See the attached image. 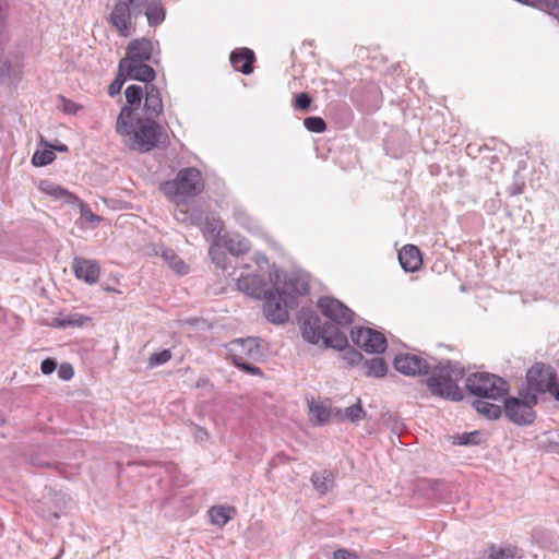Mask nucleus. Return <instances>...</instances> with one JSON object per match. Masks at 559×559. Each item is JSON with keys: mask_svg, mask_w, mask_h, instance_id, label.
I'll list each match as a JSON object with an SVG mask.
<instances>
[{"mask_svg": "<svg viewBox=\"0 0 559 559\" xmlns=\"http://www.w3.org/2000/svg\"><path fill=\"white\" fill-rule=\"evenodd\" d=\"M63 102V110L68 114H75L80 106H78L75 103L62 98Z\"/></svg>", "mask_w": 559, "mask_h": 559, "instance_id": "46", "label": "nucleus"}, {"mask_svg": "<svg viewBox=\"0 0 559 559\" xmlns=\"http://www.w3.org/2000/svg\"><path fill=\"white\" fill-rule=\"evenodd\" d=\"M73 374V367L70 364H62L58 369V376L62 380H70Z\"/></svg>", "mask_w": 559, "mask_h": 559, "instance_id": "42", "label": "nucleus"}, {"mask_svg": "<svg viewBox=\"0 0 559 559\" xmlns=\"http://www.w3.org/2000/svg\"><path fill=\"white\" fill-rule=\"evenodd\" d=\"M311 483L318 492L325 495L334 487V474L326 469L314 472L311 475Z\"/></svg>", "mask_w": 559, "mask_h": 559, "instance_id": "24", "label": "nucleus"}, {"mask_svg": "<svg viewBox=\"0 0 559 559\" xmlns=\"http://www.w3.org/2000/svg\"><path fill=\"white\" fill-rule=\"evenodd\" d=\"M51 495L52 492L49 490L48 495L44 497V500L40 501L39 506L37 507L38 514L46 520L59 519L62 511L60 501H63V498H56V504L52 508L47 507L49 501L52 500L50 497Z\"/></svg>", "mask_w": 559, "mask_h": 559, "instance_id": "26", "label": "nucleus"}, {"mask_svg": "<svg viewBox=\"0 0 559 559\" xmlns=\"http://www.w3.org/2000/svg\"><path fill=\"white\" fill-rule=\"evenodd\" d=\"M260 261H266V257H261L260 259H257V262L259 263Z\"/></svg>", "mask_w": 559, "mask_h": 559, "instance_id": "54", "label": "nucleus"}, {"mask_svg": "<svg viewBox=\"0 0 559 559\" xmlns=\"http://www.w3.org/2000/svg\"><path fill=\"white\" fill-rule=\"evenodd\" d=\"M346 359L350 364H356V362H359L362 359V356H361V354L359 352L352 349V350L346 353Z\"/></svg>", "mask_w": 559, "mask_h": 559, "instance_id": "47", "label": "nucleus"}, {"mask_svg": "<svg viewBox=\"0 0 559 559\" xmlns=\"http://www.w3.org/2000/svg\"><path fill=\"white\" fill-rule=\"evenodd\" d=\"M106 21L119 36L129 37L134 32L133 22L145 15L152 27L160 25L166 17L162 0H112Z\"/></svg>", "mask_w": 559, "mask_h": 559, "instance_id": "2", "label": "nucleus"}, {"mask_svg": "<svg viewBox=\"0 0 559 559\" xmlns=\"http://www.w3.org/2000/svg\"><path fill=\"white\" fill-rule=\"evenodd\" d=\"M394 368L408 377L430 376L426 380L429 392L450 401L463 400V393L457 385L465 376V370L457 362L445 361L432 365L426 358L416 354H399L393 361Z\"/></svg>", "mask_w": 559, "mask_h": 559, "instance_id": "1", "label": "nucleus"}, {"mask_svg": "<svg viewBox=\"0 0 559 559\" xmlns=\"http://www.w3.org/2000/svg\"><path fill=\"white\" fill-rule=\"evenodd\" d=\"M488 559H519L521 558V550L516 546L504 545L496 546L491 545L488 550Z\"/></svg>", "mask_w": 559, "mask_h": 559, "instance_id": "27", "label": "nucleus"}, {"mask_svg": "<svg viewBox=\"0 0 559 559\" xmlns=\"http://www.w3.org/2000/svg\"><path fill=\"white\" fill-rule=\"evenodd\" d=\"M311 97L307 93H300L295 98L294 107L299 110H307L310 107Z\"/></svg>", "mask_w": 559, "mask_h": 559, "instance_id": "40", "label": "nucleus"}, {"mask_svg": "<svg viewBox=\"0 0 559 559\" xmlns=\"http://www.w3.org/2000/svg\"><path fill=\"white\" fill-rule=\"evenodd\" d=\"M163 100L159 90L154 84L145 85L143 111L146 119H155L163 112Z\"/></svg>", "mask_w": 559, "mask_h": 559, "instance_id": "18", "label": "nucleus"}, {"mask_svg": "<svg viewBox=\"0 0 559 559\" xmlns=\"http://www.w3.org/2000/svg\"><path fill=\"white\" fill-rule=\"evenodd\" d=\"M305 128L310 132L321 133L325 131L326 123L321 117H307L304 119Z\"/></svg>", "mask_w": 559, "mask_h": 559, "instance_id": "36", "label": "nucleus"}, {"mask_svg": "<svg viewBox=\"0 0 559 559\" xmlns=\"http://www.w3.org/2000/svg\"><path fill=\"white\" fill-rule=\"evenodd\" d=\"M333 559H359V557L354 551L337 549L333 552Z\"/></svg>", "mask_w": 559, "mask_h": 559, "instance_id": "43", "label": "nucleus"}, {"mask_svg": "<svg viewBox=\"0 0 559 559\" xmlns=\"http://www.w3.org/2000/svg\"><path fill=\"white\" fill-rule=\"evenodd\" d=\"M229 60L231 66L243 74H250L253 71L254 53L249 48L234 50L230 53Z\"/></svg>", "mask_w": 559, "mask_h": 559, "instance_id": "20", "label": "nucleus"}, {"mask_svg": "<svg viewBox=\"0 0 559 559\" xmlns=\"http://www.w3.org/2000/svg\"><path fill=\"white\" fill-rule=\"evenodd\" d=\"M226 249L234 255L243 254L249 251V241L238 234H229L224 238Z\"/></svg>", "mask_w": 559, "mask_h": 559, "instance_id": "25", "label": "nucleus"}, {"mask_svg": "<svg viewBox=\"0 0 559 559\" xmlns=\"http://www.w3.org/2000/svg\"><path fill=\"white\" fill-rule=\"evenodd\" d=\"M264 314L274 324H283L289 319V310L298 306L295 296H286L281 289L264 293Z\"/></svg>", "mask_w": 559, "mask_h": 559, "instance_id": "7", "label": "nucleus"}, {"mask_svg": "<svg viewBox=\"0 0 559 559\" xmlns=\"http://www.w3.org/2000/svg\"><path fill=\"white\" fill-rule=\"evenodd\" d=\"M362 371L368 377H383L388 371L385 361L380 357H373L362 362Z\"/></svg>", "mask_w": 559, "mask_h": 559, "instance_id": "29", "label": "nucleus"}, {"mask_svg": "<svg viewBox=\"0 0 559 559\" xmlns=\"http://www.w3.org/2000/svg\"><path fill=\"white\" fill-rule=\"evenodd\" d=\"M318 308L325 318L330 319L337 325L347 326L353 322L354 311L338 299L333 297H321L318 300Z\"/></svg>", "mask_w": 559, "mask_h": 559, "instance_id": "13", "label": "nucleus"}, {"mask_svg": "<svg viewBox=\"0 0 559 559\" xmlns=\"http://www.w3.org/2000/svg\"><path fill=\"white\" fill-rule=\"evenodd\" d=\"M127 78L123 73V71L118 69V73L116 75V79L111 82V84L108 86V94L109 96L114 97L117 94L120 93Z\"/></svg>", "mask_w": 559, "mask_h": 559, "instance_id": "39", "label": "nucleus"}, {"mask_svg": "<svg viewBox=\"0 0 559 559\" xmlns=\"http://www.w3.org/2000/svg\"><path fill=\"white\" fill-rule=\"evenodd\" d=\"M91 321V319L86 316H83L81 313L74 312L67 314L61 318H55L53 319V325L58 328H68V326H82L85 322Z\"/></svg>", "mask_w": 559, "mask_h": 559, "instance_id": "31", "label": "nucleus"}, {"mask_svg": "<svg viewBox=\"0 0 559 559\" xmlns=\"http://www.w3.org/2000/svg\"><path fill=\"white\" fill-rule=\"evenodd\" d=\"M260 261H266V257H261L260 259H257V262L259 263Z\"/></svg>", "mask_w": 559, "mask_h": 559, "instance_id": "52", "label": "nucleus"}, {"mask_svg": "<svg viewBox=\"0 0 559 559\" xmlns=\"http://www.w3.org/2000/svg\"><path fill=\"white\" fill-rule=\"evenodd\" d=\"M467 391L478 399L496 401L508 393V383L500 377L488 372H476L466 378Z\"/></svg>", "mask_w": 559, "mask_h": 559, "instance_id": "5", "label": "nucleus"}, {"mask_svg": "<svg viewBox=\"0 0 559 559\" xmlns=\"http://www.w3.org/2000/svg\"><path fill=\"white\" fill-rule=\"evenodd\" d=\"M56 158V154L51 150L36 151L32 157V164L36 167L46 166L52 163Z\"/></svg>", "mask_w": 559, "mask_h": 559, "instance_id": "35", "label": "nucleus"}, {"mask_svg": "<svg viewBox=\"0 0 559 559\" xmlns=\"http://www.w3.org/2000/svg\"><path fill=\"white\" fill-rule=\"evenodd\" d=\"M164 258L166 261H169V263L171 264L174 262V260H176V254L173 251H167L164 253Z\"/></svg>", "mask_w": 559, "mask_h": 559, "instance_id": "48", "label": "nucleus"}, {"mask_svg": "<svg viewBox=\"0 0 559 559\" xmlns=\"http://www.w3.org/2000/svg\"><path fill=\"white\" fill-rule=\"evenodd\" d=\"M235 513V508L225 506H215L209 510L211 522L219 527L226 525Z\"/></svg>", "mask_w": 559, "mask_h": 559, "instance_id": "28", "label": "nucleus"}, {"mask_svg": "<svg viewBox=\"0 0 559 559\" xmlns=\"http://www.w3.org/2000/svg\"><path fill=\"white\" fill-rule=\"evenodd\" d=\"M160 191L174 203L176 209H183L181 205L188 198H194L204 189L202 174L195 167L182 168L173 180L160 183Z\"/></svg>", "mask_w": 559, "mask_h": 559, "instance_id": "4", "label": "nucleus"}, {"mask_svg": "<svg viewBox=\"0 0 559 559\" xmlns=\"http://www.w3.org/2000/svg\"><path fill=\"white\" fill-rule=\"evenodd\" d=\"M163 135V128L154 119H146V121L138 119L136 127L132 124L131 133L126 136H130L132 150L146 153L160 143Z\"/></svg>", "mask_w": 559, "mask_h": 559, "instance_id": "6", "label": "nucleus"}, {"mask_svg": "<svg viewBox=\"0 0 559 559\" xmlns=\"http://www.w3.org/2000/svg\"><path fill=\"white\" fill-rule=\"evenodd\" d=\"M238 287L241 292L254 298L264 297L266 292L264 290L263 280L258 275L241 276L238 280Z\"/></svg>", "mask_w": 559, "mask_h": 559, "instance_id": "22", "label": "nucleus"}, {"mask_svg": "<svg viewBox=\"0 0 559 559\" xmlns=\"http://www.w3.org/2000/svg\"><path fill=\"white\" fill-rule=\"evenodd\" d=\"M537 403V396L533 393L525 394L524 399L509 397L504 400V414L516 425L533 423L535 413L533 406Z\"/></svg>", "mask_w": 559, "mask_h": 559, "instance_id": "10", "label": "nucleus"}, {"mask_svg": "<svg viewBox=\"0 0 559 559\" xmlns=\"http://www.w3.org/2000/svg\"><path fill=\"white\" fill-rule=\"evenodd\" d=\"M174 271H176L178 274H186L188 272V265L180 259L174 260V262L170 264Z\"/></svg>", "mask_w": 559, "mask_h": 559, "instance_id": "45", "label": "nucleus"}, {"mask_svg": "<svg viewBox=\"0 0 559 559\" xmlns=\"http://www.w3.org/2000/svg\"><path fill=\"white\" fill-rule=\"evenodd\" d=\"M119 70L123 71L127 79L144 82L145 85L152 84L156 76L155 70L145 62L120 60Z\"/></svg>", "mask_w": 559, "mask_h": 559, "instance_id": "16", "label": "nucleus"}, {"mask_svg": "<svg viewBox=\"0 0 559 559\" xmlns=\"http://www.w3.org/2000/svg\"><path fill=\"white\" fill-rule=\"evenodd\" d=\"M399 261L402 269L406 272L417 271L423 263L420 251L414 245H406L400 250Z\"/></svg>", "mask_w": 559, "mask_h": 559, "instance_id": "19", "label": "nucleus"}, {"mask_svg": "<svg viewBox=\"0 0 559 559\" xmlns=\"http://www.w3.org/2000/svg\"><path fill=\"white\" fill-rule=\"evenodd\" d=\"M57 151L59 152H67L68 151V146L66 144H60L58 146L55 147Z\"/></svg>", "mask_w": 559, "mask_h": 559, "instance_id": "50", "label": "nucleus"}, {"mask_svg": "<svg viewBox=\"0 0 559 559\" xmlns=\"http://www.w3.org/2000/svg\"><path fill=\"white\" fill-rule=\"evenodd\" d=\"M127 103L130 106H123L117 119L116 130L120 135L130 134L132 131V118L134 110L141 106L144 92L140 85H129L124 91Z\"/></svg>", "mask_w": 559, "mask_h": 559, "instance_id": "11", "label": "nucleus"}, {"mask_svg": "<svg viewBox=\"0 0 559 559\" xmlns=\"http://www.w3.org/2000/svg\"><path fill=\"white\" fill-rule=\"evenodd\" d=\"M38 188L43 193L57 200H63L68 204H74L79 200L78 197L70 191L49 180H41Z\"/></svg>", "mask_w": 559, "mask_h": 559, "instance_id": "21", "label": "nucleus"}, {"mask_svg": "<svg viewBox=\"0 0 559 559\" xmlns=\"http://www.w3.org/2000/svg\"><path fill=\"white\" fill-rule=\"evenodd\" d=\"M238 368H240L241 370H245L246 372L250 373V374H254V376H262V371L260 368L253 366L249 360H245L242 362H238L236 365Z\"/></svg>", "mask_w": 559, "mask_h": 559, "instance_id": "41", "label": "nucleus"}, {"mask_svg": "<svg viewBox=\"0 0 559 559\" xmlns=\"http://www.w3.org/2000/svg\"><path fill=\"white\" fill-rule=\"evenodd\" d=\"M281 290L286 296H295L297 299L298 296H304L309 292V284L301 276H290L285 281Z\"/></svg>", "mask_w": 559, "mask_h": 559, "instance_id": "23", "label": "nucleus"}, {"mask_svg": "<svg viewBox=\"0 0 559 559\" xmlns=\"http://www.w3.org/2000/svg\"><path fill=\"white\" fill-rule=\"evenodd\" d=\"M453 444L459 445H477L481 442V433L477 430L464 432L452 437Z\"/></svg>", "mask_w": 559, "mask_h": 559, "instance_id": "33", "label": "nucleus"}, {"mask_svg": "<svg viewBox=\"0 0 559 559\" xmlns=\"http://www.w3.org/2000/svg\"><path fill=\"white\" fill-rule=\"evenodd\" d=\"M153 44L147 38L133 39L127 47V56L121 60L129 62H145L152 57Z\"/></svg>", "mask_w": 559, "mask_h": 559, "instance_id": "17", "label": "nucleus"}, {"mask_svg": "<svg viewBox=\"0 0 559 559\" xmlns=\"http://www.w3.org/2000/svg\"><path fill=\"white\" fill-rule=\"evenodd\" d=\"M352 341L367 353H382L386 348L384 335L370 328H355L350 331Z\"/></svg>", "mask_w": 559, "mask_h": 559, "instance_id": "14", "label": "nucleus"}, {"mask_svg": "<svg viewBox=\"0 0 559 559\" xmlns=\"http://www.w3.org/2000/svg\"><path fill=\"white\" fill-rule=\"evenodd\" d=\"M487 400L488 399H477L473 402V406L479 414H483L488 419H497L501 415V407Z\"/></svg>", "mask_w": 559, "mask_h": 559, "instance_id": "30", "label": "nucleus"}, {"mask_svg": "<svg viewBox=\"0 0 559 559\" xmlns=\"http://www.w3.org/2000/svg\"><path fill=\"white\" fill-rule=\"evenodd\" d=\"M174 217L180 223L200 227L206 238L216 239L223 230V223L219 218L204 215L199 207L176 209Z\"/></svg>", "mask_w": 559, "mask_h": 559, "instance_id": "8", "label": "nucleus"}, {"mask_svg": "<svg viewBox=\"0 0 559 559\" xmlns=\"http://www.w3.org/2000/svg\"><path fill=\"white\" fill-rule=\"evenodd\" d=\"M203 436H207L206 431L203 430V429H200L199 432H198V438L202 439Z\"/></svg>", "mask_w": 559, "mask_h": 559, "instance_id": "51", "label": "nucleus"}, {"mask_svg": "<svg viewBox=\"0 0 559 559\" xmlns=\"http://www.w3.org/2000/svg\"><path fill=\"white\" fill-rule=\"evenodd\" d=\"M209 253H210V257L212 259V262L215 265H217L218 267L225 269L226 254H225V252L223 251V248L219 245L213 243L210 247Z\"/></svg>", "mask_w": 559, "mask_h": 559, "instance_id": "37", "label": "nucleus"}, {"mask_svg": "<svg viewBox=\"0 0 559 559\" xmlns=\"http://www.w3.org/2000/svg\"><path fill=\"white\" fill-rule=\"evenodd\" d=\"M300 329L302 337L311 343L320 341L326 347L342 350L347 347L348 340L344 332L330 322H321V319L312 311L302 312L300 316Z\"/></svg>", "mask_w": 559, "mask_h": 559, "instance_id": "3", "label": "nucleus"}, {"mask_svg": "<svg viewBox=\"0 0 559 559\" xmlns=\"http://www.w3.org/2000/svg\"><path fill=\"white\" fill-rule=\"evenodd\" d=\"M56 367V361L51 358H47L41 361L40 370L44 374H50L55 371Z\"/></svg>", "mask_w": 559, "mask_h": 559, "instance_id": "44", "label": "nucleus"}, {"mask_svg": "<svg viewBox=\"0 0 559 559\" xmlns=\"http://www.w3.org/2000/svg\"><path fill=\"white\" fill-rule=\"evenodd\" d=\"M528 390L536 393L550 392L559 401V385L556 373L550 366L538 362L528 369L526 374Z\"/></svg>", "mask_w": 559, "mask_h": 559, "instance_id": "9", "label": "nucleus"}, {"mask_svg": "<svg viewBox=\"0 0 559 559\" xmlns=\"http://www.w3.org/2000/svg\"><path fill=\"white\" fill-rule=\"evenodd\" d=\"M71 267L75 277L87 285H94L99 280L100 266L95 260L74 257L72 259Z\"/></svg>", "mask_w": 559, "mask_h": 559, "instance_id": "15", "label": "nucleus"}, {"mask_svg": "<svg viewBox=\"0 0 559 559\" xmlns=\"http://www.w3.org/2000/svg\"><path fill=\"white\" fill-rule=\"evenodd\" d=\"M310 415L318 425H323L329 421L331 412L323 404H312L310 405Z\"/></svg>", "mask_w": 559, "mask_h": 559, "instance_id": "34", "label": "nucleus"}, {"mask_svg": "<svg viewBox=\"0 0 559 559\" xmlns=\"http://www.w3.org/2000/svg\"><path fill=\"white\" fill-rule=\"evenodd\" d=\"M365 416L366 412L361 406L360 400H358L357 403L345 408L343 415L341 416V419L349 423H357Z\"/></svg>", "mask_w": 559, "mask_h": 559, "instance_id": "32", "label": "nucleus"}, {"mask_svg": "<svg viewBox=\"0 0 559 559\" xmlns=\"http://www.w3.org/2000/svg\"><path fill=\"white\" fill-rule=\"evenodd\" d=\"M260 261H266V257H261L260 259H257V262L259 263Z\"/></svg>", "mask_w": 559, "mask_h": 559, "instance_id": "53", "label": "nucleus"}, {"mask_svg": "<svg viewBox=\"0 0 559 559\" xmlns=\"http://www.w3.org/2000/svg\"><path fill=\"white\" fill-rule=\"evenodd\" d=\"M82 215H83L86 219H88V221H91V222H93V221H99V217H98V216H96V215H94V214H93L92 212H90V211H88L87 213L83 212V213H82Z\"/></svg>", "mask_w": 559, "mask_h": 559, "instance_id": "49", "label": "nucleus"}, {"mask_svg": "<svg viewBox=\"0 0 559 559\" xmlns=\"http://www.w3.org/2000/svg\"><path fill=\"white\" fill-rule=\"evenodd\" d=\"M171 358L170 349H163L160 352L153 353L148 358V367L154 368L166 364Z\"/></svg>", "mask_w": 559, "mask_h": 559, "instance_id": "38", "label": "nucleus"}, {"mask_svg": "<svg viewBox=\"0 0 559 559\" xmlns=\"http://www.w3.org/2000/svg\"><path fill=\"white\" fill-rule=\"evenodd\" d=\"M226 348L235 365L247 360H259L263 357V348L258 337L236 338Z\"/></svg>", "mask_w": 559, "mask_h": 559, "instance_id": "12", "label": "nucleus"}]
</instances>
